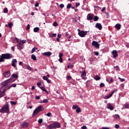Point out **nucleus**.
Returning a JSON list of instances; mask_svg holds the SVG:
<instances>
[{"instance_id":"1","label":"nucleus","mask_w":129,"mask_h":129,"mask_svg":"<svg viewBox=\"0 0 129 129\" xmlns=\"http://www.w3.org/2000/svg\"><path fill=\"white\" fill-rule=\"evenodd\" d=\"M0 112L2 113H10V105H9V103H6V105L0 109Z\"/></svg>"},{"instance_id":"2","label":"nucleus","mask_w":129,"mask_h":129,"mask_svg":"<svg viewBox=\"0 0 129 129\" xmlns=\"http://www.w3.org/2000/svg\"><path fill=\"white\" fill-rule=\"evenodd\" d=\"M44 110V107L42 105L38 106L33 111V116L34 115H36L38 114L39 112H41V111H43Z\"/></svg>"},{"instance_id":"3","label":"nucleus","mask_w":129,"mask_h":129,"mask_svg":"<svg viewBox=\"0 0 129 129\" xmlns=\"http://www.w3.org/2000/svg\"><path fill=\"white\" fill-rule=\"evenodd\" d=\"M60 124L58 122H54L53 124H50L48 126V127L50 129L53 128H59L60 126Z\"/></svg>"},{"instance_id":"4","label":"nucleus","mask_w":129,"mask_h":129,"mask_svg":"<svg viewBox=\"0 0 129 129\" xmlns=\"http://www.w3.org/2000/svg\"><path fill=\"white\" fill-rule=\"evenodd\" d=\"M14 81H15V80H13V79L12 78H10V79L3 81L1 84L2 85H3V86H7V85H8V83H13V82H14Z\"/></svg>"},{"instance_id":"5","label":"nucleus","mask_w":129,"mask_h":129,"mask_svg":"<svg viewBox=\"0 0 129 129\" xmlns=\"http://www.w3.org/2000/svg\"><path fill=\"white\" fill-rule=\"evenodd\" d=\"M78 30L79 31L78 33V35L80 36V37H81L82 38H83V37H85V36L87 35V33H89V31H84L83 30L80 31V29H78Z\"/></svg>"},{"instance_id":"6","label":"nucleus","mask_w":129,"mask_h":129,"mask_svg":"<svg viewBox=\"0 0 129 129\" xmlns=\"http://www.w3.org/2000/svg\"><path fill=\"white\" fill-rule=\"evenodd\" d=\"M2 57L4 58V59H12L13 58V55L10 53H6V54H2Z\"/></svg>"},{"instance_id":"7","label":"nucleus","mask_w":129,"mask_h":129,"mask_svg":"<svg viewBox=\"0 0 129 129\" xmlns=\"http://www.w3.org/2000/svg\"><path fill=\"white\" fill-rule=\"evenodd\" d=\"M92 45L94 46L95 48L97 49H99V43L97 41H93L92 42Z\"/></svg>"},{"instance_id":"8","label":"nucleus","mask_w":129,"mask_h":129,"mask_svg":"<svg viewBox=\"0 0 129 129\" xmlns=\"http://www.w3.org/2000/svg\"><path fill=\"white\" fill-rule=\"evenodd\" d=\"M81 77H82V79L84 80L87 79V78H86V72L85 71H83L82 74L81 75Z\"/></svg>"},{"instance_id":"9","label":"nucleus","mask_w":129,"mask_h":129,"mask_svg":"<svg viewBox=\"0 0 129 129\" xmlns=\"http://www.w3.org/2000/svg\"><path fill=\"white\" fill-rule=\"evenodd\" d=\"M42 56H46V57H50L52 55V52L50 51L45 52L41 53Z\"/></svg>"},{"instance_id":"10","label":"nucleus","mask_w":129,"mask_h":129,"mask_svg":"<svg viewBox=\"0 0 129 129\" xmlns=\"http://www.w3.org/2000/svg\"><path fill=\"white\" fill-rule=\"evenodd\" d=\"M3 75L6 78H9L11 76V72L6 71L3 74Z\"/></svg>"},{"instance_id":"11","label":"nucleus","mask_w":129,"mask_h":129,"mask_svg":"<svg viewBox=\"0 0 129 129\" xmlns=\"http://www.w3.org/2000/svg\"><path fill=\"white\" fill-rule=\"evenodd\" d=\"M106 81L107 82H108V83H109V84H110V83H112V82H113V79H112V77H108V78L106 79Z\"/></svg>"},{"instance_id":"12","label":"nucleus","mask_w":129,"mask_h":129,"mask_svg":"<svg viewBox=\"0 0 129 129\" xmlns=\"http://www.w3.org/2000/svg\"><path fill=\"white\" fill-rule=\"evenodd\" d=\"M87 18L89 21H91V20H93V15L91 14H89L87 16Z\"/></svg>"},{"instance_id":"13","label":"nucleus","mask_w":129,"mask_h":129,"mask_svg":"<svg viewBox=\"0 0 129 129\" xmlns=\"http://www.w3.org/2000/svg\"><path fill=\"white\" fill-rule=\"evenodd\" d=\"M107 108H108V109H110V110H113L114 109L113 106H112L111 103L107 104Z\"/></svg>"},{"instance_id":"14","label":"nucleus","mask_w":129,"mask_h":129,"mask_svg":"<svg viewBox=\"0 0 129 129\" xmlns=\"http://www.w3.org/2000/svg\"><path fill=\"white\" fill-rule=\"evenodd\" d=\"M17 59H13L12 61V66H13V67H16V63H17Z\"/></svg>"},{"instance_id":"15","label":"nucleus","mask_w":129,"mask_h":129,"mask_svg":"<svg viewBox=\"0 0 129 129\" xmlns=\"http://www.w3.org/2000/svg\"><path fill=\"white\" fill-rule=\"evenodd\" d=\"M112 53L113 55V58H116L118 54H117V51L116 50H113Z\"/></svg>"},{"instance_id":"16","label":"nucleus","mask_w":129,"mask_h":129,"mask_svg":"<svg viewBox=\"0 0 129 129\" xmlns=\"http://www.w3.org/2000/svg\"><path fill=\"white\" fill-rule=\"evenodd\" d=\"M96 28L99 29V30H101L102 29V26L100 23H96L95 25Z\"/></svg>"},{"instance_id":"17","label":"nucleus","mask_w":129,"mask_h":129,"mask_svg":"<svg viewBox=\"0 0 129 129\" xmlns=\"http://www.w3.org/2000/svg\"><path fill=\"white\" fill-rule=\"evenodd\" d=\"M18 44L17 45V46L18 47V49L19 50H22V42L21 41L18 42Z\"/></svg>"},{"instance_id":"18","label":"nucleus","mask_w":129,"mask_h":129,"mask_svg":"<svg viewBox=\"0 0 129 129\" xmlns=\"http://www.w3.org/2000/svg\"><path fill=\"white\" fill-rule=\"evenodd\" d=\"M7 90L6 89H4L3 91L1 92H0V98L1 97H3L5 95V93L6 92V91Z\"/></svg>"},{"instance_id":"19","label":"nucleus","mask_w":129,"mask_h":129,"mask_svg":"<svg viewBox=\"0 0 129 129\" xmlns=\"http://www.w3.org/2000/svg\"><path fill=\"white\" fill-rule=\"evenodd\" d=\"M18 76L17 75L13 74V75H12L11 77L10 78H12V80H13V78H15V79H18Z\"/></svg>"},{"instance_id":"20","label":"nucleus","mask_w":129,"mask_h":129,"mask_svg":"<svg viewBox=\"0 0 129 129\" xmlns=\"http://www.w3.org/2000/svg\"><path fill=\"white\" fill-rule=\"evenodd\" d=\"M13 23L12 22H10L9 23H8V25H6V27H7V28H10V29H12V27H13Z\"/></svg>"},{"instance_id":"21","label":"nucleus","mask_w":129,"mask_h":129,"mask_svg":"<svg viewBox=\"0 0 129 129\" xmlns=\"http://www.w3.org/2000/svg\"><path fill=\"white\" fill-rule=\"evenodd\" d=\"M121 27V26L120 25V24L118 23L115 25V28H116V29H117V30H120Z\"/></svg>"},{"instance_id":"22","label":"nucleus","mask_w":129,"mask_h":129,"mask_svg":"<svg viewBox=\"0 0 129 129\" xmlns=\"http://www.w3.org/2000/svg\"><path fill=\"white\" fill-rule=\"evenodd\" d=\"M38 31H40V28L39 27H35L33 29V32H34V33H38Z\"/></svg>"},{"instance_id":"23","label":"nucleus","mask_w":129,"mask_h":129,"mask_svg":"<svg viewBox=\"0 0 129 129\" xmlns=\"http://www.w3.org/2000/svg\"><path fill=\"white\" fill-rule=\"evenodd\" d=\"M28 123L27 122H24L22 124V127L24 128V127H27L28 126Z\"/></svg>"},{"instance_id":"24","label":"nucleus","mask_w":129,"mask_h":129,"mask_svg":"<svg viewBox=\"0 0 129 129\" xmlns=\"http://www.w3.org/2000/svg\"><path fill=\"white\" fill-rule=\"evenodd\" d=\"M94 79H95V80H96L97 81L98 80H100V77L98 75H96L95 77H94Z\"/></svg>"},{"instance_id":"25","label":"nucleus","mask_w":129,"mask_h":129,"mask_svg":"<svg viewBox=\"0 0 129 129\" xmlns=\"http://www.w3.org/2000/svg\"><path fill=\"white\" fill-rule=\"evenodd\" d=\"M31 59H32V60H33L34 61H36V60H37V57H36V55H35L34 54H32Z\"/></svg>"},{"instance_id":"26","label":"nucleus","mask_w":129,"mask_h":129,"mask_svg":"<svg viewBox=\"0 0 129 129\" xmlns=\"http://www.w3.org/2000/svg\"><path fill=\"white\" fill-rule=\"evenodd\" d=\"M77 113H80V112H81V109L80 107H78L76 110Z\"/></svg>"},{"instance_id":"27","label":"nucleus","mask_w":129,"mask_h":129,"mask_svg":"<svg viewBox=\"0 0 129 129\" xmlns=\"http://www.w3.org/2000/svg\"><path fill=\"white\" fill-rule=\"evenodd\" d=\"M116 91H117V89H114L111 91L110 95H111L112 96V95L114 93V92H116Z\"/></svg>"},{"instance_id":"28","label":"nucleus","mask_w":129,"mask_h":129,"mask_svg":"<svg viewBox=\"0 0 129 129\" xmlns=\"http://www.w3.org/2000/svg\"><path fill=\"white\" fill-rule=\"evenodd\" d=\"M111 96H111V95H110V94L109 95H107V96H104V99H108V98H110V97H111Z\"/></svg>"},{"instance_id":"29","label":"nucleus","mask_w":129,"mask_h":129,"mask_svg":"<svg viewBox=\"0 0 129 129\" xmlns=\"http://www.w3.org/2000/svg\"><path fill=\"white\" fill-rule=\"evenodd\" d=\"M114 118L115 119H118L119 118V115L115 114L113 116Z\"/></svg>"},{"instance_id":"30","label":"nucleus","mask_w":129,"mask_h":129,"mask_svg":"<svg viewBox=\"0 0 129 129\" xmlns=\"http://www.w3.org/2000/svg\"><path fill=\"white\" fill-rule=\"evenodd\" d=\"M90 84V80H88L86 82V86L87 87H88L89 86V85Z\"/></svg>"},{"instance_id":"31","label":"nucleus","mask_w":129,"mask_h":129,"mask_svg":"<svg viewBox=\"0 0 129 129\" xmlns=\"http://www.w3.org/2000/svg\"><path fill=\"white\" fill-rule=\"evenodd\" d=\"M78 107H79V106H78V105H73L72 108L73 109H77Z\"/></svg>"},{"instance_id":"32","label":"nucleus","mask_w":129,"mask_h":129,"mask_svg":"<svg viewBox=\"0 0 129 129\" xmlns=\"http://www.w3.org/2000/svg\"><path fill=\"white\" fill-rule=\"evenodd\" d=\"M45 115H46L47 116H48V117H51V116H52V113L48 112L47 114H45Z\"/></svg>"},{"instance_id":"33","label":"nucleus","mask_w":129,"mask_h":129,"mask_svg":"<svg viewBox=\"0 0 129 129\" xmlns=\"http://www.w3.org/2000/svg\"><path fill=\"white\" fill-rule=\"evenodd\" d=\"M40 89H41L42 91H45V92H47V90L45 89V87H44L43 86H42L41 87H40Z\"/></svg>"},{"instance_id":"34","label":"nucleus","mask_w":129,"mask_h":129,"mask_svg":"<svg viewBox=\"0 0 129 129\" xmlns=\"http://www.w3.org/2000/svg\"><path fill=\"white\" fill-rule=\"evenodd\" d=\"M36 50H38V48H37V47L33 48L32 50H31V53H34V52H35Z\"/></svg>"},{"instance_id":"35","label":"nucleus","mask_w":129,"mask_h":129,"mask_svg":"<svg viewBox=\"0 0 129 129\" xmlns=\"http://www.w3.org/2000/svg\"><path fill=\"white\" fill-rule=\"evenodd\" d=\"M123 107L124 108H129V104H125L123 105Z\"/></svg>"},{"instance_id":"36","label":"nucleus","mask_w":129,"mask_h":129,"mask_svg":"<svg viewBox=\"0 0 129 129\" xmlns=\"http://www.w3.org/2000/svg\"><path fill=\"white\" fill-rule=\"evenodd\" d=\"M10 103H11V105H16V104H17V102L11 101Z\"/></svg>"},{"instance_id":"37","label":"nucleus","mask_w":129,"mask_h":129,"mask_svg":"<svg viewBox=\"0 0 129 129\" xmlns=\"http://www.w3.org/2000/svg\"><path fill=\"white\" fill-rule=\"evenodd\" d=\"M53 27H57L58 26V23H57V22L54 21L53 23Z\"/></svg>"},{"instance_id":"38","label":"nucleus","mask_w":129,"mask_h":129,"mask_svg":"<svg viewBox=\"0 0 129 129\" xmlns=\"http://www.w3.org/2000/svg\"><path fill=\"white\" fill-rule=\"evenodd\" d=\"M98 19H99L98 17L96 16H94V22H96V21H98Z\"/></svg>"},{"instance_id":"39","label":"nucleus","mask_w":129,"mask_h":129,"mask_svg":"<svg viewBox=\"0 0 129 129\" xmlns=\"http://www.w3.org/2000/svg\"><path fill=\"white\" fill-rule=\"evenodd\" d=\"M43 103H48V102H49V101L47 99H44L43 100Z\"/></svg>"},{"instance_id":"40","label":"nucleus","mask_w":129,"mask_h":129,"mask_svg":"<svg viewBox=\"0 0 129 129\" xmlns=\"http://www.w3.org/2000/svg\"><path fill=\"white\" fill-rule=\"evenodd\" d=\"M26 66H27V69H28V70L31 71L33 70V69L31 67H30V66L26 65Z\"/></svg>"},{"instance_id":"41","label":"nucleus","mask_w":129,"mask_h":129,"mask_svg":"<svg viewBox=\"0 0 129 129\" xmlns=\"http://www.w3.org/2000/svg\"><path fill=\"white\" fill-rule=\"evenodd\" d=\"M8 8H5L4 10V12L5 13V14H8Z\"/></svg>"},{"instance_id":"42","label":"nucleus","mask_w":129,"mask_h":129,"mask_svg":"<svg viewBox=\"0 0 129 129\" xmlns=\"http://www.w3.org/2000/svg\"><path fill=\"white\" fill-rule=\"evenodd\" d=\"M72 7V5L71 4H69L67 6V9H70Z\"/></svg>"},{"instance_id":"43","label":"nucleus","mask_w":129,"mask_h":129,"mask_svg":"<svg viewBox=\"0 0 129 129\" xmlns=\"http://www.w3.org/2000/svg\"><path fill=\"white\" fill-rule=\"evenodd\" d=\"M37 85L38 87H39V88H41V87H42V84L40 83H37Z\"/></svg>"},{"instance_id":"44","label":"nucleus","mask_w":129,"mask_h":129,"mask_svg":"<svg viewBox=\"0 0 129 129\" xmlns=\"http://www.w3.org/2000/svg\"><path fill=\"white\" fill-rule=\"evenodd\" d=\"M114 68H115L116 71H117V70H119V67L118 66H116L114 67Z\"/></svg>"},{"instance_id":"45","label":"nucleus","mask_w":129,"mask_h":129,"mask_svg":"<svg viewBox=\"0 0 129 129\" xmlns=\"http://www.w3.org/2000/svg\"><path fill=\"white\" fill-rule=\"evenodd\" d=\"M4 59V58L3 57V55H2L1 57H0V62H4V61H5Z\"/></svg>"},{"instance_id":"46","label":"nucleus","mask_w":129,"mask_h":129,"mask_svg":"<svg viewBox=\"0 0 129 129\" xmlns=\"http://www.w3.org/2000/svg\"><path fill=\"white\" fill-rule=\"evenodd\" d=\"M42 79H43V80H45V81H46V80L48 79V78L46 76H43L42 77Z\"/></svg>"},{"instance_id":"47","label":"nucleus","mask_w":129,"mask_h":129,"mask_svg":"<svg viewBox=\"0 0 129 129\" xmlns=\"http://www.w3.org/2000/svg\"><path fill=\"white\" fill-rule=\"evenodd\" d=\"M42 122H43V119H39L38 120V123H42Z\"/></svg>"},{"instance_id":"48","label":"nucleus","mask_w":129,"mask_h":129,"mask_svg":"<svg viewBox=\"0 0 129 129\" xmlns=\"http://www.w3.org/2000/svg\"><path fill=\"white\" fill-rule=\"evenodd\" d=\"M58 60L59 61V62H60V63H63V59H62V57H59Z\"/></svg>"},{"instance_id":"49","label":"nucleus","mask_w":129,"mask_h":129,"mask_svg":"<svg viewBox=\"0 0 129 129\" xmlns=\"http://www.w3.org/2000/svg\"><path fill=\"white\" fill-rule=\"evenodd\" d=\"M79 6H80V3H76V8H78V7H79Z\"/></svg>"},{"instance_id":"50","label":"nucleus","mask_w":129,"mask_h":129,"mask_svg":"<svg viewBox=\"0 0 129 129\" xmlns=\"http://www.w3.org/2000/svg\"><path fill=\"white\" fill-rule=\"evenodd\" d=\"M94 54L96 56H98V55H99V53L97 51H95Z\"/></svg>"},{"instance_id":"51","label":"nucleus","mask_w":129,"mask_h":129,"mask_svg":"<svg viewBox=\"0 0 129 129\" xmlns=\"http://www.w3.org/2000/svg\"><path fill=\"white\" fill-rule=\"evenodd\" d=\"M57 36V34L56 33H53L52 34V38H55Z\"/></svg>"},{"instance_id":"52","label":"nucleus","mask_w":129,"mask_h":129,"mask_svg":"<svg viewBox=\"0 0 129 129\" xmlns=\"http://www.w3.org/2000/svg\"><path fill=\"white\" fill-rule=\"evenodd\" d=\"M100 87H104V84L103 83H101L100 84Z\"/></svg>"},{"instance_id":"53","label":"nucleus","mask_w":129,"mask_h":129,"mask_svg":"<svg viewBox=\"0 0 129 129\" xmlns=\"http://www.w3.org/2000/svg\"><path fill=\"white\" fill-rule=\"evenodd\" d=\"M82 129H86L87 128V127L86 125H83V126L81 127Z\"/></svg>"},{"instance_id":"54","label":"nucleus","mask_w":129,"mask_h":129,"mask_svg":"<svg viewBox=\"0 0 129 129\" xmlns=\"http://www.w3.org/2000/svg\"><path fill=\"white\" fill-rule=\"evenodd\" d=\"M12 87H17V85L16 84H13L11 85Z\"/></svg>"},{"instance_id":"55","label":"nucleus","mask_w":129,"mask_h":129,"mask_svg":"<svg viewBox=\"0 0 129 129\" xmlns=\"http://www.w3.org/2000/svg\"><path fill=\"white\" fill-rule=\"evenodd\" d=\"M26 30H30V24L27 25Z\"/></svg>"},{"instance_id":"56","label":"nucleus","mask_w":129,"mask_h":129,"mask_svg":"<svg viewBox=\"0 0 129 129\" xmlns=\"http://www.w3.org/2000/svg\"><path fill=\"white\" fill-rule=\"evenodd\" d=\"M115 128H118V127H119V125L116 124L115 125Z\"/></svg>"},{"instance_id":"57","label":"nucleus","mask_w":129,"mask_h":129,"mask_svg":"<svg viewBox=\"0 0 129 129\" xmlns=\"http://www.w3.org/2000/svg\"><path fill=\"white\" fill-rule=\"evenodd\" d=\"M67 78L68 80H70V79H71V76H68L67 77Z\"/></svg>"},{"instance_id":"58","label":"nucleus","mask_w":129,"mask_h":129,"mask_svg":"<svg viewBox=\"0 0 129 129\" xmlns=\"http://www.w3.org/2000/svg\"><path fill=\"white\" fill-rule=\"evenodd\" d=\"M63 56V53H60L59 54V58H62V56Z\"/></svg>"},{"instance_id":"59","label":"nucleus","mask_w":129,"mask_h":129,"mask_svg":"<svg viewBox=\"0 0 129 129\" xmlns=\"http://www.w3.org/2000/svg\"><path fill=\"white\" fill-rule=\"evenodd\" d=\"M59 7L61 8V9H63V8H64V5L63 4H60L59 5Z\"/></svg>"},{"instance_id":"60","label":"nucleus","mask_w":129,"mask_h":129,"mask_svg":"<svg viewBox=\"0 0 129 129\" xmlns=\"http://www.w3.org/2000/svg\"><path fill=\"white\" fill-rule=\"evenodd\" d=\"M47 83L50 84L51 83V80H49V79H47L46 80Z\"/></svg>"},{"instance_id":"61","label":"nucleus","mask_w":129,"mask_h":129,"mask_svg":"<svg viewBox=\"0 0 129 129\" xmlns=\"http://www.w3.org/2000/svg\"><path fill=\"white\" fill-rule=\"evenodd\" d=\"M26 42H27V40H22V44H25V43H26Z\"/></svg>"},{"instance_id":"62","label":"nucleus","mask_w":129,"mask_h":129,"mask_svg":"<svg viewBox=\"0 0 129 129\" xmlns=\"http://www.w3.org/2000/svg\"><path fill=\"white\" fill-rule=\"evenodd\" d=\"M62 35H61V34H59L57 35V38H61Z\"/></svg>"},{"instance_id":"63","label":"nucleus","mask_w":129,"mask_h":129,"mask_svg":"<svg viewBox=\"0 0 129 129\" xmlns=\"http://www.w3.org/2000/svg\"><path fill=\"white\" fill-rule=\"evenodd\" d=\"M35 8L39 7V3H36L35 4Z\"/></svg>"},{"instance_id":"64","label":"nucleus","mask_w":129,"mask_h":129,"mask_svg":"<svg viewBox=\"0 0 129 129\" xmlns=\"http://www.w3.org/2000/svg\"><path fill=\"white\" fill-rule=\"evenodd\" d=\"M35 99H40V96H35Z\"/></svg>"}]
</instances>
